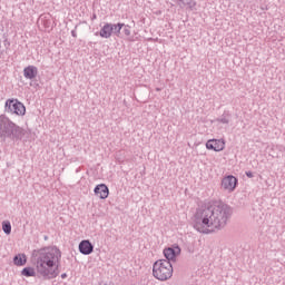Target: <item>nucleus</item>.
Here are the masks:
<instances>
[{"mask_svg": "<svg viewBox=\"0 0 285 285\" xmlns=\"http://www.w3.org/2000/svg\"><path fill=\"white\" fill-rule=\"evenodd\" d=\"M233 217V207L228 204H206L196 209L194 215V228L204 235H210L215 230H223Z\"/></svg>", "mask_w": 285, "mask_h": 285, "instance_id": "obj_1", "label": "nucleus"}, {"mask_svg": "<svg viewBox=\"0 0 285 285\" xmlns=\"http://www.w3.org/2000/svg\"><path fill=\"white\" fill-rule=\"evenodd\" d=\"M33 267H24L21 271L22 277H43V279H55L59 277L61 266V249L57 246L43 247L33 250Z\"/></svg>", "mask_w": 285, "mask_h": 285, "instance_id": "obj_2", "label": "nucleus"}, {"mask_svg": "<svg viewBox=\"0 0 285 285\" xmlns=\"http://www.w3.org/2000/svg\"><path fill=\"white\" fill-rule=\"evenodd\" d=\"M28 135V130L14 124L10 118L3 117L0 120V139H11V141H21L23 136Z\"/></svg>", "mask_w": 285, "mask_h": 285, "instance_id": "obj_3", "label": "nucleus"}, {"mask_svg": "<svg viewBox=\"0 0 285 285\" xmlns=\"http://www.w3.org/2000/svg\"><path fill=\"white\" fill-rule=\"evenodd\" d=\"M153 275L159 282H166L173 277V263L159 259L154 263Z\"/></svg>", "mask_w": 285, "mask_h": 285, "instance_id": "obj_4", "label": "nucleus"}, {"mask_svg": "<svg viewBox=\"0 0 285 285\" xmlns=\"http://www.w3.org/2000/svg\"><path fill=\"white\" fill-rule=\"evenodd\" d=\"M4 110L11 115L23 117V115H26V105H23V102L19 101L18 99L11 98L6 101Z\"/></svg>", "mask_w": 285, "mask_h": 285, "instance_id": "obj_5", "label": "nucleus"}, {"mask_svg": "<svg viewBox=\"0 0 285 285\" xmlns=\"http://www.w3.org/2000/svg\"><path fill=\"white\" fill-rule=\"evenodd\" d=\"M237 184H238L237 177L229 175L223 178L222 188H224V190H227L228 193H233V190L237 188Z\"/></svg>", "mask_w": 285, "mask_h": 285, "instance_id": "obj_6", "label": "nucleus"}, {"mask_svg": "<svg viewBox=\"0 0 285 285\" xmlns=\"http://www.w3.org/2000/svg\"><path fill=\"white\" fill-rule=\"evenodd\" d=\"M207 150H214L215 153H222L226 148L224 139H209L206 142Z\"/></svg>", "mask_w": 285, "mask_h": 285, "instance_id": "obj_7", "label": "nucleus"}, {"mask_svg": "<svg viewBox=\"0 0 285 285\" xmlns=\"http://www.w3.org/2000/svg\"><path fill=\"white\" fill-rule=\"evenodd\" d=\"M181 253V248L179 246L176 247H168L164 249V255L166 257V262H175L177 259V255Z\"/></svg>", "mask_w": 285, "mask_h": 285, "instance_id": "obj_8", "label": "nucleus"}, {"mask_svg": "<svg viewBox=\"0 0 285 285\" xmlns=\"http://www.w3.org/2000/svg\"><path fill=\"white\" fill-rule=\"evenodd\" d=\"M96 197L99 199H108V195H110V189L106 184L97 185L94 189Z\"/></svg>", "mask_w": 285, "mask_h": 285, "instance_id": "obj_9", "label": "nucleus"}, {"mask_svg": "<svg viewBox=\"0 0 285 285\" xmlns=\"http://www.w3.org/2000/svg\"><path fill=\"white\" fill-rule=\"evenodd\" d=\"M79 253L81 255H92V252L95 250V245L90 243V240L85 239L79 243Z\"/></svg>", "mask_w": 285, "mask_h": 285, "instance_id": "obj_10", "label": "nucleus"}, {"mask_svg": "<svg viewBox=\"0 0 285 285\" xmlns=\"http://www.w3.org/2000/svg\"><path fill=\"white\" fill-rule=\"evenodd\" d=\"M37 75H39V69L36 66L29 65L23 69L24 79L32 81V79H37Z\"/></svg>", "mask_w": 285, "mask_h": 285, "instance_id": "obj_11", "label": "nucleus"}, {"mask_svg": "<svg viewBox=\"0 0 285 285\" xmlns=\"http://www.w3.org/2000/svg\"><path fill=\"white\" fill-rule=\"evenodd\" d=\"M99 37L102 39H110V37H112V23H105L99 31Z\"/></svg>", "mask_w": 285, "mask_h": 285, "instance_id": "obj_12", "label": "nucleus"}, {"mask_svg": "<svg viewBox=\"0 0 285 285\" xmlns=\"http://www.w3.org/2000/svg\"><path fill=\"white\" fill-rule=\"evenodd\" d=\"M13 264L14 266H26V264H28V257L26 254H17L13 257Z\"/></svg>", "mask_w": 285, "mask_h": 285, "instance_id": "obj_13", "label": "nucleus"}, {"mask_svg": "<svg viewBox=\"0 0 285 285\" xmlns=\"http://www.w3.org/2000/svg\"><path fill=\"white\" fill-rule=\"evenodd\" d=\"M218 124H230V114L228 111H224V114L216 119Z\"/></svg>", "mask_w": 285, "mask_h": 285, "instance_id": "obj_14", "label": "nucleus"}, {"mask_svg": "<svg viewBox=\"0 0 285 285\" xmlns=\"http://www.w3.org/2000/svg\"><path fill=\"white\" fill-rule=\"evenodd\" d=\"M2 230L4 235H10V233H12V225L10 224V220L2 222Z\"/></svg>", "mask_w": 285, "mask_h": 285, "instance_id": "obj_15", "label": "nucleus"}, {"mask_svg": "<svg viewBox=\"0 0 285 285\" xmlns=\"http://www.w3.org/2000/svg\"><path fill=\"white\" fill-rule=\"evenodd\" d=\"M124 28V23L118 22L117 24H112V35H116V37H119L121 35V30Z\"/></svg>", "mask_w": 285, "mask_h": 285, "instance_id": "obj_16", "label": "nucleus"}, {"mask_svg": "<svg viewBox=\"0 0 285 285\" xmlns=\"http://www.w3.org/2000/svg\"><path fill=\"white\" fill-rule=\"evenodd\" d=\"M122 32H124L125 37H130V26L124 24Z\"/></svg>", "mask_w": 285, "mask_h": 285, "instance_id": "obj_17", "label": "nucleus"}, {"mask_svg": "<svg viewBox=\"0 0 285 285\" xmlns=\"http://www.w3.org/2000/svg\"><path fill=\"white\" fill-rule=\"evenodd\" d=\"M190 2H186V0H178L179 8L184 9L186 6H189Z\"/></svg>", "mask_w": 285, "mask_h": 285, "instance_id": "obj_18", "label": "nucleus"}, {"mask_svg": "<svg viewBox=\"0 0 285 285\" xmlns=\"http://www.w3.org/2000/svg\"><path fill=\"white\" fill-rule=\"evenodd\" d=\"M245 175L246 177H248V179H253V177H255V175H253V171H246Z\"/></svg>", "mask_w": 285, "mask_h": 285, "instance_id": "obj_19", "label": "nucleus"}, {"mask_svg": "<svg viewBox=\"0 0 285 285\" xmlns=\"http://www.w3.org/2000/svg\"><path fill=\"white\" fill-rule=\"evenodd\" d=\"M75 29H77V26L75 27ZM72 30L71 31V36L75 38V39H77V30Z\"/></svg>", "mask_w": 285, "mask_h": 285, "instance_id": "obj_20", "label": "nucleus"}, {"mask_svg": "<svg viewBox=\"0 0 285 285\" xmlns=\"http://www.w3.org/2000/svg\"><path fill=\"white\" fill-rule=\"evenodd\" d=\"M66 277H68V274L66 273L61 274V279H66Z\"/></svg>", "mask_w": 285, "mask_h": 285, "instance_id": "obj_21", "label": "nucleus"}, {"mask_svg": "<svg viewBox=\"0 0 285 285\" xmlns=\"http://www.w3.org/2000/svg\"><path fill=\"white\" fill-rule=\"evenodd\" d=\"M92 19H97V14H94V16H92Z\"/></svg>", "mask_w": 285, "mask_h": 285, "instance_id": "obj_22", "label": "nucleus"}, {"mask_svg": "<svg viewBox=\"0 0 285 285\" xmlns=\"http://www.w3.org/2000/svg\"><path fill=\"white\" fill-rule=\"evenodd\" d=\"M156 90L159 92V90H161V89L157 88Z\"/></svg>", "mask_w": 285, "mask_h": 285, "instance_id": "obj_23", "label": "nucleus"}]
</instances>
